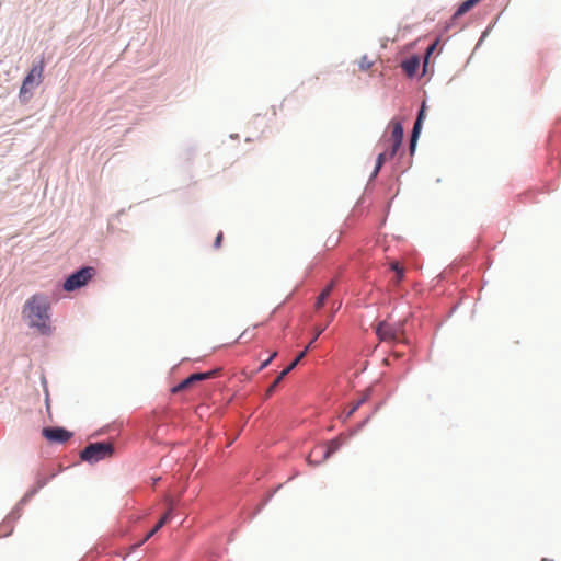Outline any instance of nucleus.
<instances>
[{
  "instance_id": "6e6552de",
  "label": "nucleus",
  "mask_w": 561,
  "mask_h": 561,
  "mask_svg": "<svg viewBox=\"0 0 561 561\" xmlns=\"http://www.w3.org/2000/svg\"><path fill=\"white\" fill-rule=\"evenodd\" d=\"M424 110H425V105L423 104L419 112L417 118L414 123V126H413V131H412V136H411V140H410L411 154H413L415 147H416L417 138H419L421 127H422V122L424 118Z\"/></svg>"
},
{
  "instance_id": "20e7f679",
  "label": "nucleus",
  "mask_w": 561,
  "mask_h": 561,
  "mask_svg": "<svg viewBox=\"0 0 561 561\" xmlns=\"http://www.w3.org/2000/svg\"><path fill=\"white\" fill-rule=\"evenodd\" d=\"M44 60L42 59L38 64L34 65L30 72L24 78L21 89L20 96L31 92L35 87L39 85L43 81V72H44Z\"/></svg>"
},
{
  "instance_id": "7ed1b4c3",
  "label": "nucleus",
  "mask_w": 561,
  "mask_h": 561,
  "mask_svg": "<svg viewBox=\"0 0 561 561\" xmlns=\"http://www.w3.org/2000/svg\"><path fill=\"white\" fill-rule=\"evenodd\" d=\"M376 334L383 342H400L403 335V324L381 321L376 328Z\"/></svg>"
},
{
  "instance_id": "2eb2a0df",
  "label": "nucleus",
  "mask_w": 561,
  "mask_h": 561,
  "mask_svg": "<svg viewBox=\"0 0 561 561\" xmlns=\"http://www.w3.org/2000/svg\"><path fill=\"white\" fill-rule=\"evenodd\" d=\"M308 350L309 346H306V348L299 353V355L290 363V365L280 373V378H285V376L298 365V363L306 356Z\"/></svg>"
},
{
  "instance_id": "dca6fc26",
  "label": "nucleus",
  "mask_w": 561,
  "mask_h": 561,
  "mask_svg": "<svg viewBox=\"0 0 561 561\" xmlns=\"http://www.w3.org/2000/svg\"><path fill=\"white\" fill-rule=\"evenodd\" d=\"M390 268L396 273V283L399 284L404 277V267L397 261L390 263Z\"/></svg>"
},
{
  "instance_id": "412c9836",
  "label": "nucleus",
  "mask_w": 561,
  "mask_h": 561,
  "mask_svg": "<svg viewBox=\"0 0 561 561\" xmlns=\"http://www.w3.org/2000/svg\"><path fill=\"white\" fill-rule=\"evenodd\" d=\"M358 66L360 70H368L373 66V61H370L367 56H363L358 61Z\"/></svg>"
},
{
  "instance_id": "f3484780",
  "label": "nucleus",
  "mask_w": 561,
  "mask_h": 561,
  "mask_svg": "<svg viewBox=\"0 0 561 561\" xmlns=\"http://www.w3.org/2000/svg\"><path fill=\"white\" fill-rule=\"evenodd\" d=\"M194 383H195V381H194V380H191V376H188L186 379H184L183 381H181L178 386L173 387V388H172V392H173V393H176V392H180V391L186 390V389H188L190 387H192Z\"/></svg>"
},
{
  "instance_id": "1a4fd4ad",
  "label": "nucleus",
  "mask_w": 561,
  "mask_h": 561,
  "mask_svg": "<svg viewBox=\"0 0 561 561\" xmlns=\"http://www.w3.org/2000/svg\"><path fill=\"white\" fill-rule=\"evenodd\" d=\"M171 516H172V512L171 510H169L160 519L159 522L154 525V527L145 536V538L139 541L138 543H136L133 548H138L140 547L141 545H144L147 540H149L157 531H159L170 519H171Z\"/></svg>"
},
{
  "instance_id": "aec40b11",
  "label": "nucleus",
  "mask_w": 561,
  "mask_h": 561,
  "mask_svg": "<svg viewBox=\"0 0 561 561\" xmlns=\"http://www.w3.org/2000/svg\"><path fill=\"white\" fill-rule=\"evenodd\" d=\"M340 242V234L334 237V236H330L327 241H325V247L328 249H333L335 248Z\"/></svg>"
},
{
  "instance_id": "5701e85b",
  "label": "nucleus",
  "mask_w": 561,
  "mask_h": 561,
  "mask_svg": "<svg viewBox=\"0 0 561 561\" xmlns=\"http://www.w3.org/2000/svg\"><path fill=\"white\" fill-rule=\"evenodd\" d=\"M284 378H280V374L277 376V378L274 380V382L267 388L266 390V396L270 397L276 389V387L278 386V383L283 380Z\"/></svg>"
},
{
  "instance_id": "4468645a",
  "label": "nucleus",
  "mask_w": 561,
  "mask_h": 561,
  "mask_svg": "<svg viewBox=\"0 0 561 561\" xmlns=\"http://www.w3.org/2000/svg\"><path fill=\"white\" fill-rule=\"evenodd\" d=\"M219 371H220V369H214V370L206 371V373L192 374L191 380H194L195 382H197V381L210 379V378L218 376Z\"/></svg>"
},
{
  "instance_id": "a211bd4d",
  "label": "nucleus",
  "mask_w": 561,
  "mask_h": 561,
  "mask_svg": "<svg viewBox=\"0 0 561 561\" xmlns=\"http://www.w3.org/2000/svg\"><path fill=\"white\" fill-rule=\"evenodd\" d=\"M388 154L389 153H387V152H381V153L378 154L377 161H376V167H375V170L373 172V176H376L378 174V172L381 169L382 164L385 163L387 157H389Z\"/></svg>"
},
{
  "instance_id": "6ab92c4d",
  "label": "nucleus",
  "mask_w": 561,
  "mask_h": 561,
  "mask_svg": "<svg viewBox=\"0 0 561 561\" xmlns=\"http://www.w3.org/2000/svg\"><path fill=\"white\" fill-rule=\"evenodd\" d=\"M322 446H325L329 450V457L331 454L335 453L340 447V442L337 439H332L325 444H321Z\"/></svg>"
},
{
  "instance_id": "f257e3e1",
  "label": "nucleus",
  "mask_w": 561,
  "mask_h": 561,
  "mask_svg": "<svg viewBox=\"0 0 561 561\" xmlns=\"http://www.w3.org/2000/svg\"><path fill=\"white\" fill-rule=\"evenodd\" d=\"M22 316L31 328L43 335H49L54 330L50 321V302L43 294H35L25 301Z\"/></svg>"
},
{
  "instance_id": "ddd939ff",
  "label": "nucleus",
  "mask_w": 561,
  "mask_h": 561,
  "mask_svg": "<svg viewBox=\"0 0 561 561\" xmlns=\"http://www.w3.org/2000/svg\"><path fill=\"white\" fill-rule=\"evenodd\" d=\"M390 126L392 128L390 140H401L402 141V139H403L402 124L397 121H391Z\"/></svg>"
},
{
  "instance_id": "cd10ccee",
  "label": "nucleus",
  "mask_w": 561,
  "mask_h": 561,
  "mask_svg": "<svg viewBox=\"0 0 561 561\" xmlns=\"http://www.w3.org/2000/svg\"><path fill=\"white\" fill-rule=\"evenodd\" d=\"M436 45H437V42H435L433 45H431V46L427 48V55H430V54H432V53L434 51V49H435Z\"/></svg>"
},
{
  "instance_id": "a878e982",
  "label": "nucleus",
  "mask_w": 561,
  "mask_h": 561,
  "mask_svg": "<svg viewBox=\"0 0 561 561\" xmlns=\"http://www.w3.org/2000/svg\"><path fill=\"white\" fill-rule=\"evenodd\" d=\"M324 329H325V327L317 328L313 339L310 341V343L307 346L310 347L313 344V342L320 336V334L324 331Z\"/></svg>"
},
{
  "instance_id": "9d476101",
  "label": "nucleus",
  "mask_w": 561,
  "mask_h": 561,
  "mask_svg": "<svg viewBox=\"0 0 561 561\" xmlns=\"http://www.w3.org/2000/svg\"><path fill=\"white\" fill-rule=\"evenodd\" d=\"M401 67L409 77H412L416 73L420 67V60L416 57H412L410 59L404 60Z\"/></svg>"
},
{
  "instance_id": "b1692460",
  "label": "nucleus",
  "mask_w": 561,
  "mask_h": 561,
  "mask_svg": "<svg viewBox=\"0 0 561 561\" xmlns=\"http://www.w3.org/2000/svg\"><path fill=\"white\" fill-rule=\"evenodd\" d=\"M277 353L273 352L270 357L266 360H263V363L259 367V371L263 370L265 367L268 366V364L276 357Z\"/></svg>"
},
{
  "instance_id": "393cba45",
  "label": "nucleus",
  "mask_w": 561,
  "mask_h": 561,
  "mask_svg": "<svg viewBox=\"0 0 561 561\" xmlns=\"http://www.w3.org/2000/svg\"><path fill=\"white\" fill-rule=\"evenodd\" d=\"M364 401H365V398H363V399L358 400L356 403H354L347 413V417H350L363 404Z\"/></svg>"
},
{
  "instance_id": "423d86ee",
  "label": "nucleus",
  "mask_w": 561,
  "mask_h": 561,
  "mask_svg": "<svg viewBox=\"0 0 561 561\" xmlns=\"http://www.w3.org/2000/svg\"><path fill=\"white\" fill-rule=\"evenodd\" d=\"M42 435L50 443H66L72 437V433L64 427H44Z\"/></svg>"
},
{
  "instance_id": "f8f14e48",
  "label": "nucleus",
  "mask_w": 561,
  "mask_h": 561,
  "mask_svg": "<svg viewBox=\"0 0 561 561\" xmlns=\"http://www.w3.org/2000/svg\"><path fill=\"white\" fill-rule=\"evenodd\" d=\"M481 0H466L463 1L459 8L457 9V11L455 12L454 14V18H459L461 15H463L465 13H467L468 11H470L476 4H478Z\"/></svg>"
},
{
  "instance_id": "0eeeda50",
  "label": "nucleus",
  "mask_w": 561,
  "mask_h": 561,
  "mask_svg": "<svg viewBox=\"0 0 561 561\" xmlns=\"http://www.w3.org/2000/svg\"><path fill=\"white\" fill-rule=\"evenodd\" d=\"M329 458V450L325 446H316L308 455L307 461L312 466H319Z\"/></svg>"
},
{
  "instance_id": "bb28decb",
  "label": "nucleus",
  "mask_w": 561,
  "mask_h": 561,
  "mask_svg": "<svg viewBox=\"0 0 561 561\" xmlns=\"http://www.w3.org/2000/svg\"><path fill=\"white\" fill-rule=\"evenodd\" d=\"M222 239H224V233L220 231V232L217 234V237H216V239H215V242H214V247H215L216 249H219V248H220L221 242H222Z\"/></svg>"
},
{
  "instance_id": "4be33fe9",
  "label": "nucleus",
  "mask_w": 561,
  "mask_h": 561,
  "mask_svg": "<svg viewBox=\"0 0 561 561\" xmlns=\"http://www.w3.org/2000/svg\"><path fill=\"white\" fill-rule=\"evenodd\" d=\"M392 145H391V149L389 151V158H392L396 156L397 151L399 150V148L401 147V144L402 141L401 140H391Z\"/></svg>"
},
{
  "instance_id": "39448f33",
  "label": "nucleus",
  "mask_w": 561,
  "mask_h": 561,
  "mask_svg": "<svg viewBox=\"0 0 561 561\" xmlns=\"http://www.w3.org/2000/svg\"><path fill=\"white\" fill-rule=\"evenodd\" d=\"M94 275L93 267H82L76 273L71 274L64 283V289L66 291L76 290L84 286Z\"/></svg>"
},
{
  "instance_id": "9b49d317",
  "label": "nucleus",
  "mask_w": 561,
  "mask_h": 561,
  "mask_svg": "<svg viewBox=\"0 0 561 561\" xmlns=\"http://www.w3.org/2000/svg\"><path fill=\"white\" fill-rule=\"evenodd\" d=\"M334 287V280L325 286V288L320 293L316 301V309H320L324 306L325 300L331 295Z\"/></svg>"
},
{
  "instance_id": "f03ea898",
  "label": "nucleus",
  "mask_w": 561,
  "mask_h": 561,
  "mask_svg": "<svg viewBox=\"0 0 561 561\" xmlns=\"http://www.w3.org/2000/svg\"><path fill=\"white\" fill-rule=\"evenodd\" d=\"M114 454V446L112 443L98 442L89 444L81 453L82 460L90 463L112 457Z\"/></svg>"
}]
</instances>
